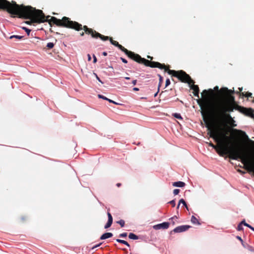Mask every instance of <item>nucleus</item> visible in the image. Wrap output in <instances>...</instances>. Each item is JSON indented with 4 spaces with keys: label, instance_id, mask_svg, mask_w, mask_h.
<instances>
[{
    "label": "nucleus",
    "instance_id": "a19ab883",
    "mask_svg": "<svg viewBox=\"0 0 254 254\" xmlns=\"http://www.w3.org/2000/svg\"><path fill=\"white\" fill-rule=\"evenodd\" d=\"M178 216H176V215H175V216H174L173 217H172L171 218H170L169 219V220H174V219H178Z\"/></svg>",
    "mask_w": 254,
    "mask_h": 254
},
{
    "label": "nucleus",
    "instance_id": "20e7f679",
    "mask_svg": "<svg viewBox=\"0 0 254 254\" xmlns=\"http://www.w3.org/2000/svg\"><path fill=\"white\" fill-rule=\"evenodd\" d=\"M117 47L120 49L122 51L124 52L128 58L133 60L134 62H137L139 64H160L157 62H150L144 58H142L138 54H135V53L128 51L123 46L120 44H118Z\"/></svg>",
    "mask_w": 254,
    "mask_h": 254
},
{
    "label": "nucleus",
    "instance_id": "8fccbe9b",
    "mask_svg": "<svg viewBox=\"0 0 254 254\" xmlns=\"http://www.w3.org/2000/svg\"><path fill=\"white\" fill-rule=\"evenodd\" d=\"M249 228H250L251 230H252V231H253L254 232V227H253L252 226H251V225L249 227Z\"/></svg>",
    "mask_w": 254,
    "mask_h": 254
},
{
    "label": "nucleus",
    "instance_id": "37998d69",
    "mask_svg": "<svg viewBox=\"0 0 254 254\" xmlns=\"http://www.w3.org/2000/svg\"><path fill=\"white\" fill-rule=\"evenodd\" d=\"M132 90L134 91H138L139 90V88H138V87H133Z\"/></svg>",
    "mask_w": 254,
    "mask_h": 254
},
{
    "label": "nucleus",
    "instance_id": "7ed1b4c3",
    "mask_svg": "<svg viewBox=\"0 0 254 254\" xmlns=\"http://www.w3.org/2000/svg\"><path fill=\"white\" fill-rule=\"evenodd\" d=\"M213 90L217 91L219 92H220L219 87L218 86H216L214 87L213 89L211 88H209L208 90L205 89L201 93L202 95L203 94L206 95V97H205L204 101L205 111H201V114L203 117L204 122H206L205 116L206 115H211L214 113V109L209 101L210 98L214 95ZM220 91L223 92L224 96H229L230 98H232V94L234 93L239 94V92L238 91H235L234 90H232L229 89L227 87H222Z\"/></svg>",
    "mask_w": 254,
    "mask_h": 254
},
{
    "label": "nucleus",
    "instance_id": "4d7b16f0",
    "mask_svg": "<svg viewBox=\"0 0 254 254\" xmlns=\"http://www.w3.org/2000/svg\"><path fill=\"white\" fill-rule=\"evenodd\" d=\"M84 33H85V32H82V33H81L80 34V36H84Z\"/></svg>",
    "mask_w": 254,
    "mask_h": 254
},
{
    "label": "nucleus",
    "instance_id": "6ab92c4d",
    "mask_svg": "<svg viewBox=\"0 0 254 254\" xmlns=\"http://www.w3.org/2000/svg\"><path fill=\"white\" fill-rule=\"evenodd\" d=\"M181 203L183 204V206L187 209V210H189L188 204L183 198H181L179 200V204H181Z\"/></svg>",
    "mask_w": 254,
    "mask_h": 254
},
{
    "label": "nucleus",
    "instance_id": "39448f33",
    "mask_svg": "<svg viewBox=\"0 0 254 254\" xmlns=\"http://www.w3.org/2000/svg\"><path fill=\"white\" fill-rule=\"evenodd\" d=\"M180 80L189 84L190 89L193 91H199L197 85L194 84V81L191 79L190 76L183 70L177 71V75H175Z\"/></svg>",
    "mask_w": 254,
    "mask_h": 254
},
{
    "label": "nucleus",
    "instance_id": "4468645a",
    "mask_svg": "<svg viewBox=\"0 0 254 254\" xmlns=\"http://www.w3.org/2000/svg\"><path fill=\"white\" fill-rule=\"evenodd\" d=\"M98 97L99 99H103L104 100H106V101H108L110 103H113L115 105H118V103H117L116 102L111 100V99H110L109 98H108L107 97H106V96L102 95V94H98Z\"/></svg>",
    "mask_w": 254,
    "mask_h": 254
},
{
    "label": "nucleus",
    "instance_id": "412c9836",
    "mask_svg": "<svg viewBox=\"0 0 254 254\" xmlns=\"http://www.w3.org/2000/svg\"><path fill=\"white\" fill-rule=\"evenodd\" d=\"M241 94L244 97H246V98H249V97L253 98V96H252L253 94L251 92H246L245 93L242 92Z\"/></svg>",
    "mask_w": 254,
    "mask_h": 254
},
{
    "label": "nucleus",
    "instance_id": "0e129e2a",
    "mask_svg": "<svg viewBox=\"0 0 254 254\" xmlns=\"http://www.w3.org/2000/svg\"><path fill=\"white\" fill-rule=\"evenodd\" d=\"M108 68H111L112 70L113 69V67L112 66H109Z\"/></svg>",
    "mask_w": 254,
    "mask_h": 254
},
{
    "label": "nucleus",
    "instance_id": "b1692460",
    "mask_svg": "<svg viewBox=\"0 0 254 254\" xmlns=\"http://www.w3.org/2000/svg\"><path fill=\"white\" fill-rule=\"evenodd\" d=\"M228 117L232 119L231 120V125H232V127H237V125L236 124L235 120L231 117V115H229Z\"/></svg>",
    "mask_w": 254,
    "mask_h": 254
},
{
    "label": "nucleus",
    "instance_id": "e433bc0d",
    "mask_svg": "<svg viewBox=\"0 0 254 254\" xmlns=\"http://www.w3.org/2000/svg\"><path fill=\"white\" fill-rule=\"evenodd\" d=\"M22 28H23V29H24L25 31V32L27 33V35H29L30 33L31 32V30L27 28L26 27H23Z\"/></svg>",
    "mask_w": 254,
    "mask_h": 254
},
{
    "label": "nucleus",
    "instance_id": "0eeeda50",
    "mask_svg": "<svg viewBox=\"0 0 254 254\" xmlns=\"http://www.w3.org/2000/svg\"><path fill=\"white\" fill-rule=\"evenodd\" d=\"M191 226L188 225H184L178 226L174 228L172 231L170 232V234H172L173 232L178 233L184 232L187 231L189 229L191 228Z\"/></svg>",
    "mask_w": 254,
    "mask_h": 254
},
{
    "label": "nucleus",
    "instance_id": "aec40b11",
    "mask_svg": "<svg viewBox=\"0 0 254 254\" xmlns=\"http://www.w3.org/2000/svg\"><path fill=\"white\" fill-rule=\"evenodd\" d=\"M172 116L177 119L183 120V117H182L181 114H180V113H173Z\"/></svg>",
    "mask_w": 254,
    "mask_h": 254
},
{
    "label": "nucleus",
    "instance_id": "a878e982",
    "mask_svg": "<svg viewBox=\"0 0 254 254\" xmlns=\"http://www.w3.org/2000/svg\"><path fill=\"white\" fill-rule=\"evenodd\" d=\"M14 38L18 40H21L23 38V36L18 35H12L9 37L10 39H12Z\"/></svg>",
    "mask_w": 254,
    "mask_h": 254
},
{
    "label": "nucleus",
    "instance_id": "1a4fd4ad",
    "mask_svg": "<svg viewBox=\"0 0 254 254\" xmlns=\"http://www.w3.org/2000/svg\"><path fill=\"white\" fill-rule=\"evenodd\" d=\"M109 210H110V209L108 208V211H109ZM107 215H108V221L104 226V228L106 229L110 228L111 226V225L113 223V217H112L111 214L109 211H108V212H107Z\"/></svg>",
    "mask_w": 254,
    "mask_h": 254
},
{
    "label": "nucleus",
    "instance_id": "ea45409f",
    "mask_svg": "<svg viewBox=\"0 0 254 254\" xmlns=\"http://www.w3.org/2000/svg\"><path fill=\"white\" fill-rule=\"evenodd\" d=\"M236 238L239 240L241 242L242 244H243V240H242V238L239 236H237L236 237Z\"/></svg>",
    "mask_w": 254,
    "mask_h": 254
},
{
    "label": "nucleus",
    "instance_id": "3c124183",
    "mask_svg": "<svg viewBox=\"0 0 254 254\" xmlns=\"http://www.w3.org/2000/svg\"><path fill=\"white\" fill-rule=\"evenodd\" d=\"M126 254L127 253V251L126 248H123L122 249Z\"/></svg>",
    "mask_w": 254,
    "mask_h": 254
},
{
    "label": "nucleus",
    "instance_id": "9d476101",
    "mask_svg": "<svg viewBox=\"0 0 254 254\" xmlns=\"http://www.w3.org/2000/svg\"><path fill=\"white\" fill-rule=\"evenodd\" d=\"M144 236L142 235H136L133 233H129L128 234V238L131 240H143L144 238Z\"/></svg>",
    "mask_w": 254,
    "mask_h": 254
},
{
    "label": "nucleus",
    "instance_id": "4c0bfd02",
    "mask_svg": "<svg viewBox=\"0 0 254 254\" xmlns=\"http://www.w3.org/2000/svg\"><path fill=\"white\" fill-rule=\"evenodd\" d=\"M159 84H158V87L159 88H160V87H161V83H162V82L163 81V77L161 76V75H159Z\"/></svg>",
    "mask_w": 254,
    "mask_h": 254
},
{
    "label": "nucleus",
    "instance_id": "052dcab7",
    "mask_svg": "<svg viewBox=\"0 0 254 254\" xmlns=\"http://www.w3.org/2000/svg\"><path fill=\"white\" fill-rule=\"evenodd\" d=\"M103 55L104 56H107V53L106 52H103Z\"/></svg>",
    "mask_w": 254,
    "mask_h": 254
},
{
    "label": "nucleus",
    "instance_id": "2eb2a0df",
    "mask_svg": "<svg viewBox=\"0 0 254 254\" xmlns=\"http://www.w3.org/2000/svg\"><path fill=\"white\" fill-rule=\"evenodd\" d=\"M172 185L175 187L183 188L186 186V184L184 182L177 181L173 182Z\"/></svg>",
    "mask_w": 254,
    "mask_h": 254
},
{
    "label": "nucleus",
    "instance_id": "79ce46f5",
    "mask_svg": "<svg viewBox=\"0 0 254 254\" xmlns=\"http://www.w3.org/2000/svg\"><path fill=\"white\" fill-rule=\"evenodd\" d=\"M159 90H160V88H159V87H158V90L154 95V97H156L158 95V92H159Z\"/></svg>",
    "mask_w": 254,
    "mask_h": 254
},
{
    "label": "nucleus",
    "instance_id": "49530a36",
    "mask_svg": "<svg viewBox=\"0 0 254 254\" xmlns=\"http://www.w3.org/2000/svg\"><path fill=\"white\" fill-rule=\"evenodd\" d=\"M147 58L148 59H149L150 60V62H152V61H151V60H153V57H151V56H147ZM147 60L148 61V60Z\"/></svg>",
    "mask_w": 254,
    "mask_h": 254
},
{
    "label": "nucleus",
    "instance_id": "09e8293b",
    "mask_svg": "<svg viewBox=\"0 0 254 254\" xmlns=\"http://www.w3.org/2000/svg\"><path fill=\"white\" fill-rule=\"evenodd\" d=\"M97 62V59L96 58V57L93 55V63H95Z\"/></svg>",
    "mask_w": 254,
    "mask_h": 254
},
{
    "label": "nucleus",
    "instance_id": "473e14b6",
    "mask_svg": "<svg viewBox=\"0 0 254 254\" xmlns=\"http://www.w3.org/2000/svg\"><path fill=\"white\" fill-rule=\"evenodd\" d=\"M171 84V81L169 78H167L165 81V87H167Z\"/></svg>",
    "mask_w": 254,
    "mask_h": 254
},
{
    "label": "nucleus",
    "instance_id": "de8ad7c7",
    "mask_svg": "<svg viewBox=\"0 0 254 254\" xmlns=\"http://www.w3.org/2000/svg\"><path fill=\"white\" fill-rule=\"evenodd\" d=\"M137 83V80L135 79V80H133L132 81V83L133 84V85H136Z\"/></svg>",
    "mask_w": 254,
    "mask_h": 254
},
{
    "label": "nucleus",
    "instance_id": "f704fd0d",
    "mask_svg": "<svg viewBox=\"0 0 254 254\" xmlns=\"http://www.w3.org/2000/svg\"><path fill=\"white\" fill-rule=\"evenodd\" d=\"M180 191V190L179 189H175V190H173V193L175 195H177L179 193Z\"/></svg>",
    "mask_w": 254,
    "mask_h": 254
},
{
    "label": "nucleus",
    "instance_id": "5fc2aeb1",
    "mask_svg": "<svg viewBox=\"0 0 254 254\" xmlns=\"http://www.w3.org/2000/svg\"><path fill=\"white\" fill-rule=\"evenodd\" d=\"M244 247L245 248H247V246L246 245V244H245L244 242H243V244H242Z\"/></svg>",
    "mask_w": 254,
    "mask_h": 254
},
{
    "label": "nucleus",
    "instance_id": "c756f323",
    "mask_svg": "<svg viewBox=\"0 0 254 254\" xmlns=\"http://www.w3.org/2000/svg\"><path fill=\"white\" fill-rule=\"evenodd\" d=\"M93 75L95 76L96 78L97 79V80H98L99 82H100L102 84H103L104 82L101 80V79L99 78V77L96 73L93 72Z\"/></svg>",
    "mask_w": 254,
    "mask_h": 254
},
{
    "label": "nucleus",
    "instance_id": "58836bf2",
    "mask_svg": "<svg viewBox=\"0 0 254 254\" xmlns=\"http://www.w3.org/2000/svg\"><path fill=\"white\" fill-rule=\"evenodd\" d=\"M247 246V248L249 249V250H250V251H252V252H253L254 251V249L253 248V247L249 245L248 244H246Z\"/></svg>",
    "mask_w": 254,
    "mask_h": 254
},
{
    "label": "nucleus",
    "instance_id": "c9c22d12",
    "mask_svg": "<svg viewBox=\"0 0 254 254\" xmlns=\"http://www.w3.org/2000/svg\"><path fill=\"white\" fill-rule=\"evenodd\" d=\"M102 243H100L97 245H95V246H94L91 249V250L92 251H93L95 249H96V248H98L99 247V246H100L101 245H102Z\"/></svg>",
    "mask_w": 254,
    "mask_h": 254
},
{
    "label": "nucleus",
    "instance_id": "423d86ee",
    "mask_svg": "<svg viewBox=\"0 0 254 254\" xmlns=\"http://www.w3.org/2000/svg\"><path fill=\"white\" fill-rule=\"evenodd\" d=\"M210 137L212 138L215 142L221 144H226L227 135L222 127H219L218 129L210 131Z\"/></svg>",
    "mask_w": 254,
    "mask_h": 254
},
{
    "label": "nucleus",
    "instance_id": "7c9ffc66",
    "mask_svg": "<svg viewBox=\"0 0 254 254\" xmlns=\"http://www.w3.org/2000/svg\"><path fill=\"white\" fill-rule=\"evenodd\" d=\"M241 222V224H242L243 225H244L245 226H246L248 228H249V227L250 225L249 224L246 223V222L245 219L242 220Z\"/></svg>",
    "mask_w": 254,
    "mask_h": 254
},
{
    "label": "nucleus",
    "instance_id": "6e6d98bb",
    "mask_svg": "<svg viewBox=\"0 0 254 254\" xmlns=\"http://www.w3.org/2000/svg\"><path fill=\"white\" fill-rule=\"evenodd\" d=\"M121 185H122V184L121 183H117V185H116V186L118 187H120Z\"/></svg>",
    "mask_w": 254,
    "mask_h": 254
},
{
    "label": "nucleus",
    "instance_id": "f3484780",
    "mask_svg": "<svg viewBox=\"0 0 254 254\" xmlns=\"http://www.w3.org/2000/svg\"><path fill=\"white\" fill-rule=\"evenodd\" d=\"M190 221L191 223H193V224H197L198 225H200L201 224V223L199 222L198 219L194 215H192L191 216Z\"/></svg>",
    "mask_w": 254,
    "mask_h": 254
},
{
    "label": "nucleus",
    "instance_id": "a211bd4d",
    "mask_svg": "<svg viewBox=\"0 0 254 254\" xmlns=\"http://www.w3.org/2000/svg\"><path fill=\"white\" fill-rule=\"evenodd\" d=\"M116 241L117 242L119 243L124 244V245L127 246L128 247H130V245L129 244V243L127 241H126L125 240H121V239H116Z\"/></svg>",
    "mask_w": 254,
    "mask_h": 254
},
{
    "label": "nucleus",
    "instance_id": "5701e85b",
    "mask_svg": "<svg viewBox=\"0 0 254 254\" xmlns=\"http://www.w3.org/2000/svg\"><path fill=\"white\" fill-rule=\"evenodd\" d=\"M247 111V113L246 115L249 116H252V114L253 113V110L252 108L246 109Z\"/></svg>",
    "mask_w": 254,
    "mask_h": 254
},
{
    "label": "nucleus",
    "instance_id": "f03ea898",
    "mask_svg": "<svg viewBox=\"0 0 254 254\" xmlns=\"http://www.w3.org/2000/svg\"><path fill=\"white\" fill-rule=\"evenodd\" d=\"M53 22L55 25L59 27H65L67 28L72 29L76 31H80L83 29L85 34L90 35L93 38H100L103 41L108 40V36H104L95 30L88 28L84 25L82 27V25L77 22L72 21L67 17L64 16L62 19H58L55 17H51L50 23Z\"/></svg>",
    "mask_w": 254,
    "mask_h": 254
},
{
    "label": "nucleus",
    "instance_id": "bb28decb",
    "mask_svg": "<svg viewBox=\"0 0 254 254\" xmlns=\"http://www.w3.org/2000/svg\"><path fill=\"white\" fill-rule=\"evenodd\" d=\"M117 223L119 224L121 227H123L125 226V222L124 220L121 219L119 221H117Z\"/></svg>",
    "mask_w": 254,
    "mask_h": 254
},
{
    "label": "nucleus",
    "instance_id": "13d9d810",
    "mask_svg": "<svg viewBox=\"0 0 254 254\" xmlns=\"http://www.w3.org/2000/svg\"><path fill=\"white\" fill-rule=\"evenodd\" d=\"M171 221H172L171 223H172V225H175V221H173V220H171Z\"/></svg>",
    "mask_w": 254,
    "mask_h": 254
},
{
    "label": "nucleus",
    "instance_id": "393cba45",
    "mask_svg": "<svg viewBox=\"0 0 254 254\" xmlns=\"http://www.w3.org/2000/svg\"><path fill=\"white\" fill-rule=\"evenodd\" d=\"M237 230L239 231H243L244 230V228L243 227V224H241V222H240L238 224V225L237 226Z\"/></svg>",
    "mask_w": 254,
    "mask_h": 254
},
{
    "label": "nucleus",
    "instance_id": "864d4df0",
    "mask_svg": "<svg viewBox=\"0 0 254 254\" xmlns=\"http://www.w3.org/2000/svg\"><path fill=\"white\" fill-rule=\"evenodd\" d=\"M98 202L99 203V204L101 205H102V206H104V204L102 202H101L100 200H98Z\"/></svg>",
    "mask_w": 254,
    "mask_h": 254
},
{
    "label": "nucleus",
    "instance_id": "72a5a7b5",
    "mask_svg": "<svg viewBox=\"0 0 254 254\" xmlns=\"http://www.w3.org/2000/svg\"><path fill=\"white\" fill-rule=\"evenodd\" d=\"M168 203L170 204L171 205H172V207H175V205H176V201H175V199H173L171 201H170Z\"/></svg>",
    "mask_w": 254,
    "mask_h": 254
},
{
    "label": "nucleus",
    "instance_id": "2f4dec72",
    "mask_svg": "<svg viewBox=\"0 0 254 254\" xmlns=\"http://www.w3.org/2000/svg\"><path fill=\"white\" fill-rule=\"evenodd\" d=\"M54 44L53 43H52V42L48 43L47 45V47L48 49H52L54 47Z\"/></svg>",
    "mask_w": 254,
    "mask_h": 254
},
{
    "label": "nucleus",
    "instance_id": "ddd939ff",
    "mask_svg": "<svg viewBox=\"0 0 254 254\" xmlns=\"http://www.w3.org/2000/svg\"><path fill=\"white\" fill-rule=\"evenodd\" d=\"M113 234L111 232H106L103 234L100 237V239L101 240H105L108 238L112 237Z\"/></svg>",
    "mask_w": 254,
    "mask_h": 254
},
{
    "label": "nucleus",
    "instance_id": "680f3d73",
    "mask_svg": "<svg viewBox=\"0 0 254 254\" xmlns=\"http://www.w3.org/2000/svg\"><path fill=\"white\" fill-rule=\"evenodd\" d=\"M140 99H146L147 98L146 97H141Z\"/></svg>",
    "mask_w": 254,
    "mask_h": 254
},
{
    "label": "nucleus",
    "instance_id": "338daca9",
    "mask_svg": "<svg viewBox=\"0 0 254 254\" xmlns=\"http://www.w3.org/2000/svg\"><path fill=\"white\" fill-rule=\"evenodd\" d=\"M206 127H207V128H208L209 129V125L207 124V125H206Z\"/></svg>",
    "mask_w": 254,
    "mask_h": 254
},
{
    "label": "nucleus",
    "instance_id": "e2e57ef3",
    "mask_svg": "<svg viewBox=\"0 0 254 254\" xmlns=\"http://www.w3.org/2000/svg\"><path fill=\"white\" fill-rule=\"evenodd\" d=\"M239 89L240 90V91H242V90H243V87H239Z\"/></svg>",
    "mask_w": 254,
    "mask_h": 254
},
{
    "label": "nucleus",
    "instance_id": "f8f14e48",
    "mask_svg": "<svg viewBox=\"0 0 254 254\" xmlns=\"http://www.w3.org/2000/svg\"><path fill=\"white\" fill-rule=\"evenodd\" d=\"M144 65L146 66H150L152 68H155V67H158V68H162L164 67L170 68V67L169 66V64H144Z\"/></svg>",
    "mask_w": 254,
    "mask_h": 254
},
{
    "label": "nucleus",
    "instance_id": "a18cd8bd",
    "mask_svg": "<svg viewBox=\"0 0 254 254\" xmlns=\"http://www.w3.org/2000/svg\"><path fill=\"white\" fill-rule=\"evenodd\" d=\"M87 57H88V61L89 62L91 61V56L89 55V54H88L87 55Z\"/></svg>",
    "mask_w": 254,
    "mask_h": 254
},
{
    "label": "nucleus",
    "instance_id": "69168bd1",
    "mask_svg": "<svg viewBox=\"0 0 254 254\" xmlns=\"http://www.w3.org/2000/svg\"><path fill=\"white\" fill-rule=\"evenodd\" d=\"M210 146H212V147H213V148L214 147V145H213L212 143H211V144H210Z\"/></svg>",
    "mask_w": 254,
    "mask_h": 254
},
{
    "label": "nucleus",
    "instance_id": "dca6fc26",
    "mask_svg": "<svg viewBox=\"0 0 254 254\" xmlns=\"http://www.w3.org/2000/svg\"><path fill=\"white\" fill-rule=\"evenodd\" d=\"M233 130L235 131H237L238 132L240 133L243 137H244L246 139H248L250 140L249 136L247 134V133H246L245 131H243L242 130L238 129H236V128H233Z\"/></svg>",
    "mask_w": 254,
    "mask_h": 254
},
{
    "label": "nucleus",
    "instance_id": "603ef678",
    "mask_svg": "<svg viewBox=\"0 0 254 254\" xmlns=\"http://www.w3.org/2000/svg\"><path fill=\"white\" fill-rule=\"evenodd\" d=\"M180 205V204H179V203H178V205H177V213H178H178H179L178 210H179V209Z\"/></svg>",
    "mask_w": 254,
    "mask_h": 254
},
{
    "label": "nucleus",
    "instance_id": "c85d7f7f",
    "mask_svg": "<svg viewBox=\"0 0 254 254\" xmlns=\"http://www.w3.org/2000/svg\"><path fill=\"white\" fill-rule=\"evenodd\" d=\"M127 232H124V233L120 234L119 235V237L125 238H126L127 237Z\"/></svg>",
    "mask_w": 254,
    "mask_h": 254
},
{
    "label": "nucleus",
    "instance_id": "4be33fe9",
    "mask_svg": "<svg viewBox=\"0 0 254 254\" xmlns=\"http://www.w3.org/2000/svg\"><path fill=\"white\" fill-rule=\"evenodd\" d=\"M109 39L108 40H110V41L112 45H114V46H115L117 47V46H118V44H119V43H118L117 41L114 40L112 39V38H110V37H109Z\"/></svg>",
    "mask_w": 254,
    "mask_h": 254
},
{
    "label": "nucleus",
    "instance_id": "c03bdc74",
    "mask_svg": "<svg viewBox=\"0 0 254 254\" xmlns=\"http://www.w3.org/2000/svg\"><path fill=\"white\" fill-rule=\"evenodd\" d=\"M121 59L122 60V62L125 64L127 63V61L124 59V58H121Z\"/></svg>",
    "mask_w": 254,
    "mask_h": 254
},
{
    "label": "nucleus",
    "instance_id": "f257e3e1",
    "mask_svg": "<svg viewBox=\"0 0 254 254\" xmlns=\"http://www.w3.org/2000/svg\"><path fill=\"white\" fill-rule=\"evenodd\" d=\"M2 10H6L11 14L17 15L19 18L30 19V21L26 22L28 24L45 22H48L51 26L55 24L53 22L50 23L51 18L49 19V18L51 16H45L42 10L36 9L31 6L18 4L13 0L9 2L6 0Z\"/></svg>",
    "mask_w": 254,
    "mask_h": 254
},
{
    "label": "nucleus",
    "instance_id": "9b49d317",
    "mask_svg": "<svg viewBox=\"0 0 254 254\" xmlns=\"http://www.w3.org/2000/svg\"><path fill=\"white\" fill-rule=\"evenodd\" d=\"M192 93L194 96L198 97V99L196 100V102L201 109H202V104L201 101L199 98V91H193Z\"/></svg>",
    "mask_w": 254,
    "mask_h": 254
},
{
    "label": "nucleus",
    "instance_id": "cd10ccee",
    "mask_svg": "<svg viewBox=\"0 0 254 254\" xmlns=\"http://www.w3.org/2000/svg\"><path fill=\"white\" fill-rule=\"evenodd\" d=\"M6 0H0V9H2Z\"/></svg>",
    "mask_w": 254,
    "mask_h": 254
},
{
    "label": "nucleus",
    "instance_id": "6e6552de",
    "mask_svg": "<svg viewBox=\"0 0 254 254\" xmlns=\"http://www.w3.org/2000/svg\"><path fill=\"white\" fill-rule=\"evenodd\" d=\"M170 223L168 222H164L161 223L157 224L153 226L155 230L167 229L169 228Z\"/></svg>",
    "mask_w": 254,
    "mask_h": 254
},
{
    "label": "nucleus",
    "instance_id": "774afa93",
    "mask_svg": "<svg viewBox=\"0 0 254 254\" xmlns=\"http://www.w3.org/2000/svg\"><path fill=\"white\" fill-rule=\"evenodd\" d=\"M126 79L127 80L130 79V77H126Z\"/></svg>",
    "mask_w": 254,
    "mask_h": 254
},
{
    "label": "nucleus",
    "instance_id": "bf43d9fd",
    "mask_svg": "<svg viewBox=\"0 0 254 254\" xmlns=\"http://www.w3.org/2000/svg\"><path fill=\"white\" fill-rule=\"evenodd\" d=\"M222 112H226V109H225V108H223L222 109Z\"/></svg>",
    "mask_w": 254,
    "mask_h": 254
}]
</instances>
